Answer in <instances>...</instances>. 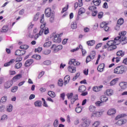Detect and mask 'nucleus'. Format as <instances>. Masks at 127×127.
Segmentation results:
<instances>
[{"instance_id": "64", "label": "nucleus", "mask_w": 127, "mask_h": 127, "mask_svg": "<svg viewBox=\"0 0 127 127\" xmlns=\"http://www.w3.org/2000/svg\"><path fill=\"white\" fill-rule=\"evenodd\" d=\"M67 99H71L73 97V93H68L67 94Z\"/></svg>"}, {"instance_id": "11", "label": "nucleus", "mask_w": 127, "mask_h": 127, "mask_svg": "<svg viewBox=\"0 0 127 127\" xmlns=\"http://www.w3.org/2000/svg\"><path fill=\"white\" fill-rule=\"evenodd\" d=\"M119 86L121 87V89L123 90H126L127 88V82H122L119 84Z\"/></svg>"}, {"instance_id": "60", "label": "nucleus", "mask_w": 127, "mask_h": 127, "mask_svg": "<svg viewBox=\"0 0 127 127\" xmlns=\"http://www.w3.org/2000/svg\"><path fill=\"white\" fill-rule=\"evenodd\" d=\"M25 11V10L24 9H21L19 12V14L20 15H23L24 14V12Z\"/></svg>"}, {"instance_id": "44", "label": "nucleus", "mask_w": 127, "mask_h": 127, "mask_svg": "<svg viewBox=\"0 0 127 127\" xmlns=\"http://www.w3.org/2000/svg\"><path fill=\"white\" fill-rule=\"evenodd\" d=\"M82 107H78L75 108V112L77 113V114H80L81 112H82Z\"/></svg>"}, {"instance_id": "3", "label": "nucleus", "mask_w": 127, "mask_h": 127, "mask_svg": "<svg viewBox=\"0 0 127 127\" xmlns=\"http://www.w3.org/2000/svg\"><path fill=\"white\" fill-rule=\"evenodd\" d=\"M46 26V22H44L42 23L40 28L41 30L39 32L40 35H42V33H44V34H48L49 33V29L47 27H45Z\"/></svg>"}, {"instance_id": "30", "label": "nucleus", "mask_w": 127, "mask_h": 127, "mask_svg": "<svg viewBox=\"0 0 127 127\" xmlns=\"http://www.w3.org/2000/svg\"><path fill=\"white\" fill-rule=\"evenodd\" d=\"M125 117H127V114H122L121 115H119L115 118V120L117 121V120H119V119H122V118H125Z\"/></svg>"}, {"instance_id": "42", "label": "nucleus", "mask_w": 127, "mask_h": 127, "mask_svg": "<svg viewBox=\"0 0 127 127\" xmlns=\"http://www.w3.org/2000/svg\"><path fill=\"white\" fill-rule=\"evenodd\" d=\"M43 64L44 65H46L47 66H48L49 65L51 64V61H49V60H46L45 61H44L43 63Z\"/></svg>"}, {"instance_id": "8", "label": "nucleus", "mask_w": 127, "mask_h": 127, "mask_svg": "<svg viewBox=\"0 0 127 127\" xmlns=\"http://www.w3.org/2000/svg\"><path fill=\"white\" fill-rule=\"evenodd\" d=\"M103 114V112L102 111H95L94 112H93L91 114V118L93 117H96L97 118H99L102 116Z\"/></svg>"}, {"instance_id": "25", "label": "nucleus", "mask_w": 127, "mask_h": 127, "mask_svg": "<svg viewBox=\"0 0 127 127\" xmlns=\"http://www.w3.org/2000/svg\"><path fill=\"white\" fill-rule=\"evenodd\" d=\"M124 23V19H119L117 21V27H120Z\"/></svg>"}, {"instance_id": "54", "label": "nucleus", "mask_w": 127, "mask_h": 127, "mask_svg": "<svg viewBox=\"0 0 127 127\" xmlns=\"http://www.w3.org/2000/svg\"><path fill=\"white\" fill-rule=\"evenodd\" d=\"M51 52V51L50 50H45L44 51V54L45 55H48L49 54H50Z\"/></svg>"}, {"instance_id": "1", "label": "nucleus", "mask_w": 127, "mask_h": 127, "mask_svg": "<svg viewBox=\"0 0 127 127\" xmlns=\"http://www.w3.org/2000/svg\"><path fill=\"white\" fill-rule=\"evenodd\" d=\"M127 34L126 31H122L119 33V36L116 37L114 39V40L116 41H118L120 40V42H121L122 45L125 44H127V38L125 36Z\"/></svg>"}, {"instance_id": "46", "label": "nucleus", "mask_w": 127, "mask_h": 127, "mask_svg": "<svg viewBox=\"0 0 127 127\" xmlns=\"http://www.w3.org/2000/svg\"><path fill=\"white\" fill-rule=\"evenodd\" d=\"M18 89V87H17V86H14L12 87L11 89V92H12V93H15V92L17 91Z\"/></svg>"}, {"instance_id": "63", "label": "nucleus", "mask_w": 127, "mask_h": 127, "mask_svg": "<svg viewBox=\"0 0 127 127\" xmlns=\"http://www.w3.org/2000/svg\"><path fill=\"white\" fill-rule=\"evenodd\" d=\"M40 22L41 23H44V14L42 15L41 19H40Z\"/></svg>"}, {"instance_id": "59", "label": "nucleus", "mask_w": 127, "mask_h": 127, "mask_svg": "<svg viewBox=\"0 0 127 127\" xmlns=\"http://www.w3.org/2000/svg\"><path fill=\"white\" fill-rule=\"evenodd\" d=\"M5 108V107L4 105H1L0 107V112H1V113H3V112H4Z\"/></svg>"}, {"instance_id": "51", "label": "nucleus", "mask_w": 127, "mask_h": 127, "mask_svg": "<svg viewBox=\"0 0 127 127\" xmlns=\"http://www.w3.org/2000/svg\"><path fill=\"white\" fill-rule=\"evenodd\" d=\"M7 112H12V105H9L6 109Z\"/></svg>"}, {"instance_id": "41", "label": "nucleus", "mask_w": 127, "mask_h": 127, "mask_svg": "<svg viewBox=\"0 0 127 127\" xmlns=\"http://www.w3.org/2000/svg\"><path fill=\"white\" fill-rule=\"evenodd\" d=\"M21 66H22V64L18 63L15 65V69H19V68H21Z\"/></svg>"}, {"instance_id": "53", "label": "nucleus", "mask_w": 127, "mask_h": 127, "mask_svg": "<svg viewBox=\"0 0 127 127\" xmlns=\"http://www.w3.org/2000/svg\"><path fill=\"white\" fill-rule=\"evenodd\" d=\"M6 96L2 97L0 100V103H4L6 102Z\"/></svg>"}, {"instance_id": "55", "label": "nucleus", "mask_w": 127, "mask_h": 127, "mask_svg": "<svg viewBox=\"0 0 127 127\" xmlns=\"http://www.w3.org/2000/svg\"><path fill=\"white\" fill-rule=\"evenodd\" d=\"M58 85L60 87H62L63 86V80L62 79H59L58 81Z\"/></svg>"}, {"instance_id": "20", "label": "nucleus", "mask_w": 127, "mask_h": 127, "mask_svg": "<svg viewBox=\"0 0 127 127\" xmlns=\"http://www.w3.org/2000/svg\"><path fill=\"white\" fill-rule=\"evenodd\" d=\"M86 90V86L85 85H81L78 88V92H80V93H83V92H85Z\"/></svg>"}, {"instance_id": "49", "label": "nucleus", "mask_w": 127, "mask_h": 127, "mask_svg": "<svg viewBox=\"0 0 127 127\" xmlns=\"http://www.w3.org/2000/svg\"><path fill=\"white\" fill-rule=\"evenodd\" d=\"M79 76H80V72H78L75 74V76L72 78L73 81H76L79 77Z\"/></svg>"}, {"instance_id": "28", "label": "nucleus", "mask_w": 127, "mask_h": 127, "mask_svg": "<svg viewBox=\"0 0 127 127\" xmlns=\"http://www.w3.org/2000/svg\"><path fill=\"white\" fill-rule=\"evenodd\" d=\"M92 2L96 6H99L102 2L101 0H93Z\"/></svg>"}, {"instance_id": "5", "label": "nucleus", "mask_w": 127, "mask_h": 127, "mask_svg": "<svg viewBox=\"0 0 127 127\" xmlns=\"http://www.w3.org/2000/svg\"><path fill=\"white\" fill-rule=\"evenodd\" d=\"M45 14L46 17H50L51 16L55 14V13H54V12L51 11V8L48 7L45 9Z\"/></svg>"}, {"instance_id": "32", "label": "nucleus", "mask_w": 127, "mask_h": 127, "mask_svg": "<svg viewBox=\"0 0 127 127\" xmlns=\"http://www.w3.org/2000/svg\"><path fill=\"white\" fill-rule=\"evenodd\" d=\"M85 11V8L81 7L79 9L78 14V15H81V14L84 13Z\"/></svg>"}, {"instance_id": "31", "label": "nucleus", "mask_w": 127, "mask_h": 127, "mask_svg": "<svg viewBox=\"0 0 127 127\" xmlns=\"http://www.w3.org/2000/svg\"><path fill=\"white\" fill-rule=\"evenodd\" d=\"M117 56H121V57L125 56V52L122 50L119 51L117 52Z\"/></svg>"}, {"instance_id": "56", "label": "nucleus", "mask_w": 127, "mask_h": 127, "mask_svg": "<svg viewBox=\"0 0 127 127\" xmlns=\"http://www.w3.org/2000/svg\"><path fill=\"white\" fill-rule=\"evenodd\" d=\"M68 7H69V5H67V7H64L63 8L61 13H64V12H65V11H66L67 10V9H68Z\"/></svg>"}, {"instance_id": "22", "label": "nucleus", "mask_w": 127, "mask_h": 127, "mask_svg": "<svg viewBox=\"0 0 127 127\" xmlns=\"http://www.w3.org/2000/svg\"><path fill=\"white\" fill-rule=\"evenodd\" d=\"M34 105L35 107H38L39 108H40V107L42 106V102L40 100H37L34 102Z\"/></svg>"}, {"instance_id": "27", "label": "nucleus", "mask_w": 127, "mask_h": 127, "mask_svg": "<svg viewBox=\"0 0 127 127\" xmlns=\"http://www.w3.org/2000/svg\"><path fill=\"white\" fill-rule=\"evenodd\" d=\"M100 101L104 103V102H107L108 101V97H106L105 95H102L100 97Z\"/></svg>"}, {"instance_id": "7", "label": "nucleus", "mask_w": 127, "mask_h": 127, "mask_svg": "<svg viewBox=\"0 0 127 127\" xmlns=\"http://www.w3.org/2000/svg\"><path fill=\"white\" fill-rule=\"evenodd\" d=\"M60 35H55L54 37L53 41L55 43H60L61 42V38H60Z\"/></svg>"}, {"instance_id": "10", "label": "nucleus", "mask_w": 127, "mask_h": 127, "mask_svg": "<svg viewBox=\"0 0 127 127\" xmlns=\"http://www.w3.org/2000/svg\"><path fill=\"white\" fill-rule=\"evenodd\" d=\"M126 123L127 120L126 119H121L116 123V125H117V126H122V125H125Z\"/></svg>"}, {"instance_id": "4", "label": "nucleus", "mask_w": 127, "mask_h": 127, "mask_svg": "<svg viewBox=\"0 0 127 127\" xmlns=\"http://www.w3.org/2000/svg\"><path fill=\"white\" fill-rule=\"evenodd\" d=\"M82 121H83L82 124V127H88L91 124V121L88 118H83Z\"/></svg>"}, {"instance_id": "19", "label": "nucleus", "mask_w": 127, "mask_h": 127, "mask_svg": "<svg viewBox=\"0 0 127 127\" xmlns=\"http://www.w3.org/2000/svg\"><path fill=\"white\" fill-rule=\"evenodd\" d=\"M22 77V75L21 74H18L15 75L14 77H13L12 80L14 82H15L16 80H19L20 79H21Z\"/></svg>"}, {"instance_id": "6", "label": "nucleus", "mask_w": 127, "mask_h": 127, "mask_svg": "<svg viewBox=\"0 0 127 127\" xmlns=\"http://www.w3.org/2000/svg\"><path fill=\"white\" fill-rule=\"evenodd\" d=\"M13 84V81L12 80L6 81L4 84V88L5 89H8L12 86Z\"/></svg>"}, {"instance_id": "50", "label": "nucleus", "mask_w": 127, "mask_h": 127, "mask_svg": "<svg viewBox=\"0 0 127 127\" xmlns=\"http://www.w3.org/2000/svg\"><path fill=\"white\" fill-rule=\"evenodd\" d=\"M103 16H104V12H103V11L98 12V18L101 19L102 18V17H103Z\"/></svg>"}, {"instance_id": "29", "label": "nucleus", "mask_w": 127, "mask_h": 127, "mask_svg": "<svg viewBox=\"0 0 127 127\" xmlns=\"http://www.w3.org/2000/svg\"><path fill=\"white\" fill-rule=\"evenodd\" d=\"M8 31V26L7 25H4L2 27L1 32H7Z\"/></svg>"}, {"instance_id": "12", "label": "nucleus", "mask_w": 127, "mask_h": 127, "mask_svg": "<svg viewBox=\"0 0 127 127\" xmlns=\"http://www.w3.org/2000/svg\"><path fill=\"white\" fill-rule=\"evenodd\" d=\"M33 62H34V61L32 59L28 60L27 61H26L25 63V67H28L30 66V65H31V64H32Z\"/></svg>"}, {"instance_id": "18", "label": "nucleus", "mask_w": 127, "mask_h": 127, "mask_svg": "<svg viewBox=\"0 0 127 127\" xmlns=\"http://www.w3.org/2000/svg\"><path fill=\"white\" fill-rule=\"evenodd\" d=\"M69 81H70V76L68 75H66L64 78V85H67V84L69 83Z\"/></svg>"}, {"instance_id": "52", "label": "nucleus", "mask_w": 127, "mask_h": 127, "mask_svg": "<svg viewBox=\"0 0 127 127\" xmlns=\"http://www.w3.org/2000/svg\"><path fill=\"white\" fill-rule=\"evenodd\" d=\"M107 43V45H108L109 46H111V45H113L115 44V41L114 40L109 41Z\"/></svg>"}, {"instance_id": "57", "label": "nucleus", "mask_w": 127, "mask_h": 127, "mask_svg": "<svg viewBox=\"0 0 127 127\" xmlns=\"http://www.w3.org/2000/svg\"><path fill=\"white\" fill-rule=\"evenodd\" d=\"M59 123V121H58V120L56 119V120L55 121L54 123V126L55 127H58Z\"/></svg>"}, {"instance_id": "24", "label": "nucleus", "mask_w": 127, "mask_h": 127, "mask_svg": "<svg viewBox=\"0 0 127 127\" xmlns=\"http://www.w3.org/2000/svg\"><path fill=\"white\" fill-rule=\"evenodd\" d=\"M107 114L109 116H112V115H115L116 114V109H112L111 110H109Z\"/></svg>"}, {"instance_id": "48", "label": "nucleus", "mask_w": 127, "mask_h": 127, "mask_svg": "<svg viewBox=\"0 0 127 127\" xmlns=\"http://www.w3.org/2000/svg\"><path fill=\"white\" fill-rule=\"evenodd\" d=\"M89 56H90L92 59H94L95 58V57L96 56V52H95V51L91 52Z\"/></svg>"}, {"instance_id": "37", "label": "nucleus", "mask_w": 127, "mask_h": 127, "mask_svg": "<svg viewBox=\"0 0 127 127\" xmlns=\"http://www.w3.org/2000/svg\"><path fill=\"white\" fill-rule=\"evenodd\" d=\"M32 58H34L36 60H40V59H41V57L39 55H34L32 56Z\"/></svg>"}, {"instance_id": "35", "label": "nucleus", "mask_w": 127, "mask_h": 127, "mask_svg": "<svg viewBox=\"0 0 127 127\" xmlns=\"http://www.w3.org/2000/svg\"><path fill=\"white\" fill-rule=\"evenodd\" d=\"M89 110L90 112L94 113L96 111V107L93 105H91L89 107Z\"/></svg>"}, {"instance_id": "36", "label": "nucleus", "mask_w": 127, "mask_h": 127, "mask_svg": "<svg viewBox=\"0 0 127 127\" xmlns=\"http://www.w3.org/2000/svg\"><path fill=\"white\" fill-rule=\"evenodd\" d=\"M39 12H37L34 16L33 20L34 21H37L39 18Z\"/></svg>"}, {"instance_id": "13", "label": "nucleus", "mask_w": 127, "mask_h": 127, "mask_svg": "<svg viewBox=\"0 0 127 127\" xmlns=\"http://www.w3.org/2000/svg\"><path fill=\"white\" fill-rule=\"evenodd\" d=\"M105 68V64H100L97 67V70L99 72H103Z\"/></svg>"}, {"instance_id": "16", "label": "nucleus", "mask_w": 127, "mask_h": 127, "mask_svg": "<svg viewBox=\"0 0 127 127\" xmlns=\"http://www.w3.org/2000/svg\"><path fill=\"white\" fill-rule=\"evenodd\" d=\"M78 2H75L74 4V8L76 9L78 6H79V7L82 6L83 5V0H78Z\"/></svg>"}, {"instance_id": "58", "label": "nucleus", "mask_w": 127, "mask_h": 127, "mask_svg": "<svg viewBox=\"0 0 127 127\" xmlns=\"http://www.w3.org/2000/svg\"><path fill=\"white\" fill-rule=\"evenodd\" d=\"M91 59H92L91 56H87L86 58V63H89V62H90V61H91Z\"/></svg>"}, {"instance_id": "40", "label": "nucleus", "mask_w": 127, "mask_h": 127, "mask_svg": "<svg viewBox=\"0 0 127 127\" xmlns=\"http://www.w3.org/2000/svg\"><path fill=\"white\" fill-rule=\"evenodd\" d=\"M20 49H24L25 50H26V49H28L29 48V46L27 45H21L20 46Z\"/></svg>"}, {"instance_id": "21", "label": "nucleus", "mask_w": 127, "mask_h": 127, "mask_svg": "<svg viewBox=\"0 0 127 127\" xmlns=\"http://www.w3.org/2000/svg\"><path fill=\"white\" fill-rule=\"evenodd\" d=\"M103 88V85H100L99 86H94L93 87L94 92H99L101 91V89Z\"/></svg>"}, {"instance_id": "26", "label": "nucleus", "mask_w": 127, "mask_h": 127, "mask_svg": "<svg viewBox=\"0 0 127 127\" xmlns=\"http://www.w3.org/2000/svg\"><path fill=\"white\" fill-rule=\"evenodd\" d=\"M86 43L87 45H88V46H93V45H95V43H96V41H95V40H92L87 41Z\"/></svg>"}, {"instance_id": "14", "label": "nucleus", "mask_w": 127, "mask_h": 127, "mask_svg": "<svg viewBox=\"0 0 127 127\" xmlns=\"http://www.w3.org/2000/svg\"><path fill=\"white\" fill-rule=\"evenodd\" d=\"M15 62V60L12 59L9 62L5 63L4 64V67H8V66H10L11 64H12L13 63H14Z\"/></svg>"}, {"instance_id": "45", "label": "nucleus", "mask_w": 127, "mask_h": 127, "mask_svg": "<svg viewBox=\"0 0 127 127\" xmlns=\"http://www.w3.org/2000/svg\"><path fill=\"white\" fill-rule=\"evenodd\" d=\"M88 9H89V10H90L91 11H95V9H97V7H96V6H90L89 7Z\"/></svg>"}, {"instance_id": "33", "label": "nucleus", "mask_w": 127, "mask_h": 127, "mask_svg": "<svg viewBox=\"0 0 127 127\" xmlns=\"http://www.w3.org/2000/svg\"><path fill=\"white\" fill-rule=\"evenodd\" d=\"M71 28L72 29H76L77 28V23L76 21H74L71 24Z\"/></svg>"}, {"instance_id": "39", "label": "nucleus", "mask_w": 127, "mask_h": 127, "mask_svg": "<svg viewBox=\"0 0 127 127\" xmlns=\"http://www.w3.org/2000/svg\"><path fill=\"white\" fill-rule=\"evenodd\" d=\"M51 44H52L51 41L46 42L44 44V47H50V46H51Z\"/></svg>"}, {"instance_id": "38", "label": "nucleus", "mask_w": 127, "mask_h": 127, "mask_svg": "<svg viewBox=\"0 0 127 127\" xmlns=\"http://www.w3.org/2000/svg\"><path fill=\"white\" fill-rule=\"evenodd\" d=\"M118 82V78H115L112 80L110 82V85L111 86H114V85H116V84Z\"/></svg>"}, {"instance_id": "34", "label": "nucleus", "mask_w": 127, "mask_h": 127, "mask_svg": "<svg viewBox=\"0 0 127 127\" xmlns=\"http://www.w3.org/2000/svg\"><path fill=\"white\" fill-rule=\"evenodd\" d=\"M48 94L49 95V96H50V97H51V98H55V93H54V92L53 91H49L48 92Z\"/></svg>"}, {"instance_id": "61", "label": "nucleus", "mask_w": 127, "mask_h": 127, "mask_svg": "<svg viewBox=\"0 0 127 127\" xmlns=\"http://www.w3.org/2000/svg\"><path fill=\"white\" fill-rule=\"evenodd\" d=\"M107 24L108 23H106V22H103L101 23L100 27H101L102 28H104Z\"/></svg>"}, {"instance_id": "43", "label": "nucleus", "mask_w": 127, "mask_h": 127, "mask_svg": "<svg viewBox=\"0 0 127 127\" xmlns=\"http://www.w3.org/2000/svg\"><path fill=\"white\" fill-rule=\"evenodd\" d=\"M54 19H55V14L51 16V17L50 18V22H51V23H53V22H54Z\"/></svg>"}, {"instance_id": "9", "label": "nucleus", "mask_w": 127, "mask_h": 127, "mask_svg": "<svg viewBox=\"0 0 127 127\" xmlns=\"http://www.w3.org/2000/svg\"><path fill=\"white\" fill-rule=\"evenodd\" d=\"M67 69L70 73H75V72H76V67L72 65L68 66Z\"/></svg>"}, {"instance_id": "15", "label": "nucleus", "mask_w": 127, "mask_h": 127, "mask_svg": "<svg viewBox=\"0 0 127 127\" xmlns=\"http://www.w3.org/2000/svg\"><path fill=\"white\" fill-rule=\"evenodd\" d=\"M115 49H117V46L113 44L108 47L107 50L108 51H113V50H115Z\"/></svg>"}, {"instance_id": "2", "label": "nucleus", "mask_w": 127, "mask_h": 127, "mask_svg": "<svg viewBox=\"0 0 127 127\" xmlns=\"http://www.w3.org/2000/svg\"><path fill=\"white\" fill-rule=\"evenodd\" d=\"M127 71V66L125 65H121L118 66L114 69V73L115 74H123V73H126Z\"/></svg>"}, {"instance_id": "62", "label": "nucleus", "mask_w": 127, "mask_h": 127, "mask_svg": "<svg viewBox=\"0 0 127 127\" xmlns=\"http://www.w3.org/2000/svg\"><path fill=\"white\" fill-rule=\"evenodd\" d=\"M43 75H44V71H42V72H40V73L39 74V75L38 76V78L40 79V78H41V77H42V76H43Z\"/></svg>"}, {"instance_id": "23", "label": "nucleus", "mask_w": 127, "mask_h": 127, "mask_svg": "<svg viewBox=\"0 0 127 127\" xmlns=\"http://www.w3.org/2000/svg\"><path fill=\"white\" fill-rule=\"evenodd\" d=\"M114 94V90L113 89H107L106 91V94L107 96L111 97V96H113Z\"/></svg>"}, {"instance_id": "17", "label": "nucleus", "mask_w": 127, "mask_h": 127, "mask_svg": "<svg viewBox=\"0 0 127 127\" xmlns=\"http://www.w3.org/2000/svg\"><path fill=\"white\" fill-rule=\"evenodd\" d=\"M63 48V47L62 45H60L59 46H57L55 47V49H54V52L55 53H56L57 52H58L59 50H61Z\"/></svg>"}, {"instance_id": "47", "label": "nucleus", "mask_w": 127, "mask_h": 127, "mask_svg": "<svg viewBox=\"0 0 127 127\" xmlns=\"http://www.w3.org/2000/svg\"><path fill=\"white\" fill-rule=\"evenodd\" d=\"M15 55H16V56H21V50H17L15 52Z\"/></svg>"}]
</instances>
